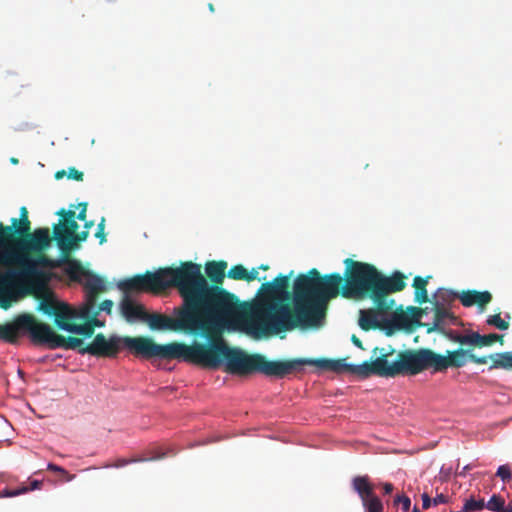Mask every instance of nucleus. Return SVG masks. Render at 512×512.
<instances>
[{"label": "nucleus", "mask_w": 512, "mask_h": 512, "mask_svg": "<svg viewBox=\"0 0 512 512\" xmlns=\"http://www.w3.org/2000/svg\"><path fill=\"white\" fill-rule=\"evenodd\" d=\"M65 261V272L71 280L81 282L83 276L86 278L83 285L86 290L87 312L89 313L95 308L99 294L107 290L106 282L99 275L86 270L78 260L67 258Z\"/></svg>", "instance_id": "nucleus-10"}, {"label": "nucleus", "mask_w": 512, "mask_h": 512, "mask_svg": "<svg viewBox=\"0 0 512 512\" xmlns=\"http://www.w3.org/2000/svg\"><path fill=\"white\" fill-rule=\"evenodd\" d=\"M290 361H299L300 362V364L296 365L291 370V374L296 372V371L301 370L302 367L305 366V365H315V366H318V367H320L322 369L331 370V371H334V372L347 371V372L350 373L349 366L351 364L346 363L345 359H337V360H332V359H316V360H311V359H291Z\"/></svg>", "instance_id": "nucleus-13"}, {"label": "nucleus", "mask_w": 512, "mask_h": 512, "mask_svg": "<svg viewBox=\"0 0 512 512\" xmlns=\"http://www.w3.org/2000/svg\"><path fill=\"white\" fill-rule=\"evenodd\" d=\"M468 361L482 363L484 358H476L470 348L447 351L446 356L428 348L404 350L399 352L396 361L390 364L391 377L416 375L429 368H433L435 372H442L448 368H461Z\"/></svg>", "instance_id": "nucleus-7"}, {"label": "nucleus", "mask_w": 512, "mask_h": 512, "mask_svg": "<svg viewBox=\"0 0 512 512\" xmlns=\"http://www.w3.org/2000/svg\"><path fill=\"white\" fill-rule=\"evenodd\" d=\"M18 375H19L21 378H23V377H24V372H23L21 369H19V370H18Z\"/></svg>", "instance_id": "nucleus-55"}, {"label": "nucleus", "mask_w": 512, "mask_h": 512, "mask_svg": "<svg viewBox=\"0 0 512 512\" xmlns=\"http://www.w3.org/2000/svg\"><path fill=\"white\" fill-rule=\"evenodd\" d=\"M11 162H12L13 164H17V163H18V159H16V158H11Z\"/></svg>", "instance_id": "nucleus-56"}, {"label": "nucleus", "mask_w": 512, "mask_h": 512, "mask_svg": "<svg viewBox=\"0 0 512 512\" xmlns=\"http://www.w3.org/2000/svg\"><path fill=\"white\" fill-rule=\"evenodd\" d=\"M165 456L164 453L157 455L156 457H153L152 459H161Z\"/></svg>", "instance_id": "nucleus-54"}, {"label": "nucleus", "mask_w": 512, "mask_h": 512, "mask_svg": "<svg viewBox=\"0 0 512 512\" xmlns=\"http://www.w3.org/2000/svg\"><path fill=\"white\" fill-rule=\"evenodd\" d=\"M500 342L503 344V335H499L496 333H491L488 335H481L478 332L472 331V345L471 348L475 347L482 348L491 346L495 342Z\"/></svg>", "instance_id": "nucleus-21"}, {"label": "nucleus", "mask_w": 512, "mask_h": 512, "mask_svg": "<svg viewBox=\"0 0 512 512\" xmlns=\"http://www.w3.org/2000/svg\"><path fill=\"white\" fill-rule=\"evenodd\" d=\"M98 311L93 308L90 312H87V304H85V308L82 313V317L88 318V322L92 325L93 330L95 331V327L104 326V322L97 319Z\"/></svg>", "instance_id": "nucleus-30"}, {"label": "nucleus", "mask_w": 512, "mask_h": 512, "mask_svg": "<svg viewBox=\"0 0 512 512\" xmlns=\"http://www.w3.org/2000/svg\"><path fill=\"white\" fill-rule=\"evenodd\" d=\"M352 487L359 495L361 501L374 494V486L370 483V479L367 475L354 477L352 480Z\"/></svg>", "instance_id": "nucleus-20"}, {"label": "nucleus", "mask_w": 512, "mask_h": 512, "mask_svg": "<svg viewBox=\"0 0 512 512\" xmlns=\"http://www.w3.org/2000/svg\"><path fill=\"white\" fill-rule=\"evenodd\" d=\"M120 311L128 322L136 319L144 321L145 316H147L144 306L134 302L128 295H125L121 300Z\"/></svg>", "instance_id": "nucleus-15"}, {"label": "nucleus", "mask_w": 512, "mask_h": 512, "mask_svg": "<svg viewBox=\"0 0 512 512\" xmlns=\"http://www.w3.org/2000/svg\"><path fill=\"white\" fill-rule=\"evenodd\" d=\"M247 271L248 270L243 265L237 264V265L232 266L229 269V271L227 273V277L230 279H233V280L246 281Z\"/></svg>", "instance_id": "nucleus-29"}, {"label": "nucleus", "mask_w": 512, "mask_h": 512, "mask_svg": "<svg viewBox=\"0 0 512 512\" xmlns=\"http://www.w3.org/2000/svg\"><path fill=\"white\" fill-rule=\"evenodd\" d=\"M447 501H448L447 496H445L443 494H438L436 497L433 498L434 505L443 504V503H446Z\"/></svg>", "instance_id": "nucleus-46"}, {"label": "nucleus", "mask_w": 512, "mask_h": 512, "mask_svg": "<svg viewBox=\"0 0 512 512\" xmlns=\"http://www.w3.org/2000/svg\"><path fill=\"white\" fill-rule=\"evenodd\" d=\"M94 225L93 221H88L85 223V229L89 231V229Z\"/></svg>", "instance_id": "nucleus-51"}, {"label": "nucleus", "mask_w": 512, "mask_h": 512, "mask_svg": "<svg viewBox=\"0 0 512 512\" xmlns=\"http://www.w3.org/2000/svg\"><path fill=\"white\" fill-rule=\"evenodd\" d=\"M62 302H56L49 299H44L39 304V310L48 316H55L58 306H61Z\"/></svg>", "instance_id": "nucleus-26"}, {"label": "nucleus", "mask_w": 512, "mask_h": 512, "mask_svg": "<svg viewBox=\"0 0 512 512\" xmlns=\"http://www.w3.org/2000/svg\"><path fill=\"white\" fill-rule=\"evenodd\" d=\"M486 323L490 326L496 327L499 330H507L509 328V323L503 320L500 314L490 315L487 318Z\"/></svg>", "instance_id": "nucleus-32"}, {"label": "nucleus", "mask_w": 512, "mask_h": 512, "mask_svg": "<svg viewBox=\"0 0 512 512\" xmlns=\"http://www.w3.org/2000/svg\"><path fill=\"white\" fill-rule=\"evenodd\" d=\"M408 310L412 313V316H409L405 313H398L393 316L392 323L397 329L411 330L410 328L412 325H416V326H425L426 325L419 321V317L423 313L422 308L411 306L408 308Z\"/></svg>", "instance_id": "nucleus-16"}, {"label": "nucleus", "mask_w": 512, "mask_h": 512, "mask_svg": "<svg viewBox=\"0 0 512 512\" xmlns=\"http://www.w3.org/2000/svg\"><path fill=\"white\" fill-rule=\"evenodd\" d=\"M430 276L423 278L421 276H416L413 279V287L415 288V301L419 304H423L428 302V293L426 286L428 284V280Z\"/></svg>", "instance_id": "nucleus-22"}, {"label": "nucleus", "mask_w": 512, "mask_h": 512, "mask_svg": "<svg viewBox=\"0 0 512 512\" xmlns=\"http://www.w3.org/2000/svg\"><path fill=\"white\" fill-rule=\"evenodd\" d=\"M58 215L63 221L53 228V237L63 253H68L73 248V235L77 232L79 225L75 221L76 213L73 210L61 209Z\"/></svg>", "instance_id": "nucleus-11"}, {"label": "nucleus", "mask_w": 512, "mask_h": 512, "mask_svg": "<svg viewBox=\"0 0 512 512\" xmlns=\"http://www.w3.org/2000/svg\"><path fill=\"white\" fill-rule=\"evenodd\" d=\"M89 235V231L87 229H85L84 231L80 232V233H75L73 235V246L78 243V242H82V241H85L87 239Z\"/></svg>", "instance_id": "nucleus-43"}, {"label": "nucleus", "mask_w": 512, "mask_h": 512, "mask_svg": "<svg viewBox=\"0 0 512 512\" xmlns=\"http://www.w3.org/2000/svg\"><path fill=\"white\" fill-rule=\"evenodd\" d=\"M47 469L50 470V471H53V472H58L60 474H62L63 476H66V480L67 481H70L73 479L74 475H69L68 472L61 466H58L54 463H49L47 465Z\"/></svg>", "instance_id": "nucleus-37"}, {"label": "nucleus", "mask_w": 512, "mask_h": 512, "mask_svg": "<svg viewBox=\"0 0 512 512\" xmlns=\"http://www.w3.org/2000/svg\"><path fill=\"white\" fill-rule=\"evenodd\" d=\"M351 341L353 342V344L355 346H357L358 348L360 349H364L363 347V344H362V341L356 336V335H352L351 337Z\"/></svg>", "instance_id": "nucleus-48"}, {"label": "nucleus", "mask_w": 512, "mask_h": 512, "mask_svg": "<svg viewBox=\"0 0 512 512\" xmlns=\"http://www.w3.org/2000/svg\"><path fill=\"white\" fill-rule=\"evenodd\" d=\"M10 225L0 222V308L8 309L19 296L45 280L41 268H55L60 262L46 251L51 245L49 228L31 231L25 206Z\"/></svg>", "instance_id": "nucleus-2"}, {"label": "nucleus", "mask_w": 512, "mask_h": 512, "mask_svg": "<svg viewBox=\"0 0 512 512\" xmlns=\"http://www.w3.org/2000/svg\"><path fill=\"white\" fill-rule=\"evenodd\" d=\"M242 325L241 316H236L231 322L219 327L210 336H203L208 343L194 342L191 345L182 342H172L171 360L177 359L205 368L217 369L224 364L225 371L232 375L245 376L255 372L268 377L284 378L299 361L268 360L262 354H248L241 349L229 347L222 339L224 329H235Z\"/></svg>", "instance_id": "nucleus-4"}, {"label": "nucleus", "mask_w": 512, "mask_h": 512, "mask_svg": "<svg viewBox=\"0 0 512 512\" xmlns=\"http://www.w3.org/2000/svg\"><path fill=\"white\" fill-rule=\"evenodd\" d=\"M24 335H27L34 345H45L49 349L78 350L82 355L89 354L96 358H116L124 348H127L133 355L143 359L171 360L172 342L158 344L146 336L111 334L106 337L103 333H98L90 343L84 345L83 339L57 334L49 324L38 320L30 313H21L13 318L7 343L15 344Z\"/></svg>", "instance_id": "nucleus-3"}, {"label": "nucleus", "mask_w": 512, "mask_h": 512, "mask_svg": "<svg viewBox=\"0 0 512 512\" xmlns=\"http://www.w3.org/2000/svg\"><path fill=\"white\" fill-rule=\"evenodd\" d=\"M449 316L450 313L444 307H441L438 304H436L434 323L432 326L427 328V332L431 333L435 331L438 328V326L444 321V319H446Z\"/></svg>", "instance_id": "nucleus-25"}, {"label": "nucleus", "mask_w": 512, "mask_h": 512, "mask_svg": "<svg viewBox=\"0 0 512 512\" xmlns=\"http://www.w3.org/2000/svg\"><path fill=\"white\" fill-rule=\"evenodd\" d=\"M12 321L7 322L3 325L0 324V340L7 342L11 334Z\"/></svg>", "instance_id": "nucleus-36"}, {"label": "nucleus", "mask_w": 512, "mask_h": 512, "mask_svg": "<svg viewBox=\"0 0 512 512\" xmlns=\"http://www.w3.org/2000/svg\"><path fill=\"white\" fill-rule=\"evenodd\" d=\"M476 358H484V362L481 364H486L488 360H491V365L489 366V370L493 369H504V370H512V351L506 352H498L493 353L488 356H477Z\"/></svg>", "instance_id": "nucleus-18"}, {"label": "nucleus", "mask_w": 512, "mask_h": 512, "mask_svg": "<svg viewBox=\"0 0 512 512\" xmlns=\"http://www.w3.org/2000/svg\"><path fill=\"white\" fill-rule=\"evenodd\" d=\"M95 237L99 239L100 244H103L104 242H106L105 218L104 217H102L100 222L98 223Z\"/></svg>", "instance_id": "nucleus-35"}, {"label": "nucleus", "mask_w": 512, "mask_h": 512, "mask_svg": "<svg viewBox=\"0 0 512 512\" xmlns=\"http://www.w3.org/2000/svg\"><path fill=\"white\" fill-rule=\"evenodd\" d=\"M119 289L128 292L160 293L168 288H176L183 299L182 307L203 321H209L207 305L212 304L217 293L216 287H207V279L200 264L192 261L181 262L179 267L159 268L155 272L124 279L118 283Z\"/></svg>", "instance_id": "nucleus-5"}, {"label": "nucleus", "mask_w": 512, "mask_h": 512, "mask_svg": "<svg viewBox=\"0 0 512 512\" xmlns=\"http://www.w3.org/2000/svg\"><path fill=\"white\" fill-rule=\"evenodd\" d=\"M373 352L374 354L379 352L378 357H384L385 361L388 362V357L391 356L395 352V350L391 346H387L382 348L376 347Z\"/></svg>", "instance_id": "nucleus-38"}, {"label": "nucleus", "mask_w": 512, "mask_h": 512, "mask_svg": "<svg viewBox=\"0 0 512 512\" xmlns=\"http://www.w3.org/2000/svg\"><path fill=\"white\" fill-rule=\"evenodd\" d=\"M42 486V481L40 480H33L30 482V485L27 486L25 484H22L20 487L18 488H15V489H11V488H7V489H4L2 491V496L4 497H15V496H18L20 494H24L28 491H33V490H37V489H40Z\"/></svg>", "instance_id": "nucleus-23"}, {"label": "nucleus", "mask_w": 512, "mask_h": 512, "mask_svg": "<svg viewBox=\"0 0 512 512\" xmlns=\"http://www.w3.org/2000/svg\"><path fill=\"white\" fill-rule=\"evenodd\" d=\"M383 490L385 494H390L394 490V486L391 483H384Z\"/></svg>", "instance_id": "nucleus-49"}, {"label": "nucleus", "mask_w": 512, "mask_h": 512, "mask_svg": "<svg viewBox=\"0 0 512 512\" xmlns=\"http://www.w3.org/2000/svg\"><path fill=\"white\" fill-rule=\"evenodd\" d=\"M350 373L360 378H368L371 375L391 377L390 363L384 357H377L374 361H364L361 364H351Z\"/></svg>", "instance_id": "nucleus-12"}, {"label": "nucleus", "mask_w": 512, "mask_h": 512, "mask_svg": "<svg viewBox=\"0 0 512 512\" xmlns=\"http://www.w3.org/2000/svg\"><path fill=\"white\" fill-rule=\"evenodd\" d=\"M261 269V270H268L269 269V266L267 264H261L259 267H258V270Z\"/></svg>", "instance_id": "nucleus-53"}, {"label": "nucleus", "mask_w": 512, "mask_h": 512, "mask_svg": "<svg viewBox=\"0 0 512 512\" xmlns=\"http://www.w3.org/2000/svg\"><path fill=\"white\" fill-rule=\"evenodd\" d=\"M470 469V466L467 465L465 467H463V470L459 473L460 475H465L466 471H468Z\"/></svg>", "instance_id": "nucleus-52"}, {"label": "nucleus", "mask_w": 512, "mask_h": 512, "mask_svg": "<svg viewBox=\"0 0 512 512\" xmlns=\"http://www.w3.org/2000/svg\"><path fill=\"white\" fill-rule=\"evenodd\" d=\"M412 512H420V511H419V509L417 507H414Z\"/></svg>", "instance_id": "nucleus-58"}, {"label": "nucleus", "mask_w": 512, "mask_h": 512, "mask_svg": "<svg viewBox=\"0 0 512 512\" xmlns=\"http://www.w3.org/2000/svg\"><path fill=\"white\" fill-rule=\"evenodd\" d=\"M78 312L66 303L58 306V310L54 316V322L57 328L70 332L76 320L79 319Z\"/></svg>", "instance_id": "nucleus-14"}, {"label": "nucleus", "mask_w": 512, "mask_h": 512, "mask_svg": "<svg viewBox=\"0 0 512 512\" xmlns=\"http://www.w3.org/2000/svg\"><path fill=\"white\" fill-rule=\"evenodd\" d=\"M112 308H113V301H111V300H104V301H102L100 303V305L98 307V312L99 311H104L107 314H110L111 311H112Z\"/></svg>", "instance_id": "nucleus-42"}, {"label": "nucleus", "mask_w": 512, "mask_h": 512, "mask_svg": "<svg viewBox=\"0 0 512 512\" xmlns=\"http://www.w3.org/2000/svg\"><path fill=\"white\" fill-rule=\"evenodd\" d=\"M384 314L375 306V309L360 310L359 326L365 331L376 329L379 327L378 314Z\"/></svg>", "instance_id": "nucleus-19"}, {"label": "nucleus", "mask_w": 512, "mask_h": 512, "mask_svg": "<svg viewBox=\"0 0 512 512\" xmlns=\"http://www.w3.org/2000/svg\"><path fill=\"white\" fill-rule=\"evenodd\" d=\"M431 498L427 493L422 494V507L423 509H428L431 506Z\"/></svg>", "instance_id": "nucleus-47"}, {"label": "nucleus", "mask_w": 512, "mask_h": 512, "mask_svg": "<svg viewBox=\"0 0 512 512\" xmlns=\"http://www.w3.org/2000/svg\"><path fill=\"white\" fill-rule=\"evenodd\" d=\"M459 299L465 307L477 305L479 308L483 309L491 302L492 295L488 291L467 290L459 295Z\"/></svg>", "instance_id": "nucleus-17"}, {"label": "nucleus", "mask_w": 512, "mask_h": 512, "mask_svg": "<svg viewBox=\"0 0 512 512\" xmlns=\"http://www.w3.org/2000/svg\"><path fill=\"white\" fill-rule=\"evenodd\" d=\"M485 507L491 511L502 512L504 511V499L501 496L493 495L487 502Z\"/></svg>", "instance_id": "nucleus-31"}, {"label": "nucleus", "mask_w": 512, "mask_h": 512, "mask_svg": "<svg viewBox=\"0 0 512 512\" xmlns=\"http://www.w3.org/2000/svg\"><path fill=\"white\" fill-rule=\"evenodd\" d=\"M83 172L78 171L76 168L72 167L69 169L68 172V178L73 179L76 181H82L83 180Z\"/></svg>", "instance_id": "nucleus-41"}, {"label": "nucleus", "mask_w": 512, "mask_h": 512, "mask_svg": "<svg viewBox=\"0 0 512 512\" xmlns=\"http://www.w3.org/2000/svg\"><path fill=\"white\" fill-rule=\"evenodd\" d=\"M293 274H279L273 281L264 282L258 291L259 300L249 307L241 303V322L247 333L260 338L322 325L329 301L339 294L342 277L336 272L322 276L312 268L295 278L292 305L277 302L288 296Z\"/></svg>", "instance_id": "nucleus-1"}, {"label": "nucleus", "mask_w": 512, "mask_h": 512, "mask_svg": "<svg viewBox=\"0 0 512 512\" xmlns=\"http://www.w3.org/2000/svg\"><path fill=\"white\" fill-rule=\"evenodd\" d=\"M209 10H210L211 12H213V11H214V6H213V4H209Z\"/></svg>", "instance_id": "nucleus-57"}, {"label": "nucleus", "mask_w": 512, "mask_h": 512, "mask_svg": "<svg viewBox=\"0 0 512 512\" xmlns=\"http://www.w3.org/2000/svg\"><path fill=\"white\" fill-rule=\"evenodd\" d=\"M395 502L397 504H401L402 506V509L404 511H408L410 509V506H411V500L409 497L405 496V495H401V496H397Z\"/></svg>", "instance_id": "nucleus-39"}, {"label": "nucleus", "mask_w": 512, "mask_h": 512, "mask_svg": "<svg viewBox=\"0 0 512 512\" xmlns=\"http://www.w3.org/2000/svg\"><path fill=\"white\" fill-rule=\"evenodd\" d=\"M254 280H266V277H258V268H252L250 271H247L246 282H252Z\"/></svg>", "instance_id": "nucleus-40"}, {"label": "nucleus", "mask_w": 512, "mask_h": 512, "mask_svg": "<svg viewBox=\"0 0 512 512\" xmlns=\"http://www.w3.org/2000/svg\"><path fill=\"white\" fill-rule=\"evenodd\" d=\"M64 174H65V171H64V170H62V171H58V172H56V174H55V178H56V179H60V178H62V177L64 176Z\"/></svg>", "instance_id": "nucleus-50"}, {"label": "nucleus", "mask_w": 512, "mask_h": 512, "mask_svg": "<svg viewBox=\"0 0 512 512\" xmlns=\"http://www.w3.org/2000/svg\"><path fill=\"white\" fill-rule=\"evenodd\" d=\"M446 337L451 340L452 342L459 343L461 345L460 348L468 349L470 348L473 352V349L471 348L472 345V331H469L468 333L461 334L456 331H448L446 333Z\"/></svg>", "instance_id": "nucleus-24"}, {"label": "nucleus", "mask_w": 512, "mask_h": 512, "mask_svg": "<svg viewBox=\"0 0 512 512\" xmlns=\"http://www.w3.org/2000/svg\"><path fill=\"white\" fill-rule=\"evenodd\" d=\"M137 461H141V459H125V458H122V459H118L114 464L110 465L111 467H115V468H120V467H123V466H126L130 463H133V462H137Z\"/></svg>", "instance_id": "nucleus-44"}, {"label": "nucleus", "mask_w": 512, "mask_h": 512, "mask_svg": "<svg viewBox=\"0 0 512 512\" xmlns=\"http://www.w3.org/2000/svg\"><path fill=\"white\" fill-rule=\"evenodd\" d=\"M344 276L339 287V294L346 299L370 298L381 312H389L394 300H388L390 293L402 291L406 287L405 276L394 272L386 276L374 265L346 258Z\"/></svg>", "instance_id": "nucleus-6"}, {"label": "nucleus", "mask_w": 512, "mask_h": 512, "mask_svg": "<svg viewBox=\"0 0 512 512\" xmlns=\"http://www.w3.org/2000/svg\"><path fill=\"white\" fill-rule=\"evenodd\" d=\"M79 206L81 207V210L77 214V219L80 221H85L86 220L87 203H81Z\"/></svg>", "instance_id": "nucleus-45"}, {"label": "nucleus", "mask_w": 512, "mask_h": 512, "mask_svg": "<svg viewBox=\"0 0 512 512\" xmlns=\"http://www.w3.org/2000/svg\"><path fill=\"white\" fill-rule=\"evenodd\" d=\"M496 476L501 478L503 482H508L512 478L511 468L509 465H501L498 467Z\"/></svg>", "instance_id": "nucleus-34"}, {"label": "nucleus", "mask_w": 512, "mask_h": 512, "mask_svg": "<svg viewBox=\"0 0 512 512\" xmlns=\"http://www.w3.org/2000/svg\"><path fill=\"white\" fill-rule=\"evenodd\" d=\"M485 507V502L483 499L475 500L473 498L467 500L463 506L464 512H474L476 510H481Z\"/></svg>", "instance_id": "nucleus-33"}, {"label": "nucleus", "mask_w": 512, "mask_h": 512, "mask_svg": "<svg viewBox=\"0 0 512 512\" xmlns=\"http://www.w3.org/2000/svg\"><path fill=\"white\" fill-rule=\"evenodd\" d=\"M70 333L82 335L85 338H90L93 336L94 330L92 325L87 320L83 324L74 323L73 327L70 330Z\"/></svg>", "instance_id": "nucleus-27"}, {"label": "nucleus", "mask_w": 512, "mask_h": 512, "mask_svg": "<svg viewBox=\"0 0 512 512\" xmlns=\"http://www.w3.org/2000/svg\"><path fill=\"white\" fill-rule=\"evenodd\" d=\"M146 321L152 330L181 331L194 336H210L216 332L212 326L182 306L174 310V317L147 313Z\"/></svg>", "instance_id": "nucleus-9"}, {"label": "nucleus", "mask_w": 512, "mask_h": 512, "mask_svg": "<svg viewBox=\"0 0 512 512\" xmlns=\"http://www.w3.org/2000/svg\"><path fill=\"white\" fill-rule=\"evenodd\" d=\"M362 504L368 512H383V505L375 493L371 497L362 500Z\"/></svg>", "instance_id": "nucleus-28"}, {"label": "nucleus", "mask_w": 512, "mask_h": 512, "mask_svg": "<svg viewBox=\"0 0 512 512\" xmlns=\"http://www.w3.org/2000/svg\"><path fill=\"white\" fill-rule=\"evenodd\" d=\"M227 262L209 261L205 265L207 278L211 282H207V287H216L215 300L212 304L207 305L209 316L208 323L215 331H219V327L231 322L236 316H241V302L238 297L222 287L226 276Z\"/></svg>", "instance_id": "nucleus-8"}]
</instances>
